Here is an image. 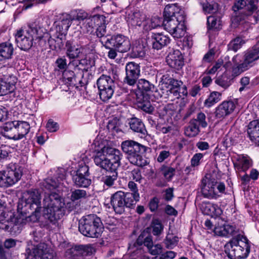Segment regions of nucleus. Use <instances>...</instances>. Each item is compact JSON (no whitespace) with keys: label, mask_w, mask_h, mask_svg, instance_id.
<instances>
[{"label":"nucleus","mask_w":259,"mask_h":259,"mask_svg":"<svg viewBox=\"0 0 259 259\" xmlns=\"http://www.w3.org/2000/svg\"><path fill=\"white\" fill-rule=\"evenodd\" d=\"M27 195L25 206L34 211L29 216L19 214L17 218L18 224L38 221L41 208H43L42 217L47 223L55 225L65 215V203L64 199L59 194L46 192L42 200V207L41 206L40 194L37 190L29 191Z\"/></svg>","instance_id":"f257e3e1"},{"label":"nucleus","mask_w":259,"mask_h":259,"mask_svg":"<svg viewBox=\"0 0 259 259\" xmlns=\"http://www.w3.org/2000/svg\"><path fill=\"white\" fill-rule=\"evenodd\" d=\"M185 15L183 10L177 4L167 5L163 12L162 25L175 38H181L186 32Z\"/></svg>","instance_id":"f03ea898"},{"label":"nucleus","mask_w":259,"mask_h":259,"mask_svg":"<svg viewBox=\"0 0 259 259\" xmlns=\"http://www.w3.org/2000/svg\"><path fill=\"white\" fill-rule=\"evenodd\" d=\"M44 28L35 23L28 26L25 30H19L15 35V40L17 46L22 50L28 51L34 44H37L41 48L46 47Z\"/></svg>","instance_id":"7ed1b4c3"},{"label":"nucleus","mask_w":259,"mask_h":259,"mask_svg":"<svg viewBox=\"0 0 259 259\" xmlns=\"http://www.w3.org/2000/svg\"><path fill=\"white\" fill-rule=\"evenodd\" d=\"M122 154L114 148L104 146L94 156L95 164L108 171L115 172L121 164Z\"/></svg>","instance_id":"20e7f679"},{"label":"nucleus","mask_w":259,"mask_h":259,"mask_svg":"<svg viewBox=\"0 0 259 259\" xmlns=\"http://www.w3.org/2000/svg\"><path fill=\"white\" fill-rule=\"evenodd\" d=\"M30 128V124L26 121H9L0 126V134L7 139L18 141L26 136Z\"/></svg>","instance_id":"39448f33"},{"label":"nucleus","mask_w":259,"mask_h":259,"mask_svg":"<svg viewBox=\"0 0 259 259\" xmlns=\"http://www.w3.org/2000/svg\"><path fill=\"white\" fill-rule=\"evenodd\" d=\"M122 150L127 154V158L131 164L143 167L147 164V160L142 154L146 152L148 148L133 140L123 141L121 144Z\"/></svg>","instance_id":"423d86ee"},{"label":"nucleus","mask_w":259,"mask_h":259,"mask_svg":"<svg viewBox=\"0 0 259 259\" xmlns=\"http://www.w3.org/2000/svg\"><path fill=\"white\" fill-rule=\"evenodd\" d=\"M225 252L230 259L246 257L249 252L246 238L241 235H237L225 244Z\"/></svg>","instance_id":"0eeeda50"},{"label":"nucleus","mask_w":259,"mask_h":259,"mask_svg":"<svg viewBox=\"0 0 259 259\" xmlns=\"http://www.w3.org/2000/svg\"><path fill=\"white\" fill-rule=\"evenodd\" d=\"M103 229L100 218L96 214L88 215L79 221L78 230L85 236L98 238L101 236Z\"/></svg>","instance_id":"6e6552de"},{"label":"nucleus","mask_w":259,"mask_h":259,"mask_svg":"<svg viewBox=\"0 0 259 259\" xmlns=\"http://www.w3.org/2000/svg\"><path fill=\"white\" fill-rule=\"evenodd\" d=\"M133 197L130 194L119 191L113 195L110 198V203L116 213L122 214L125 207H130L136 203L132 200Z\"/></svg>","instance_id":"1a4fd4ad"},{"label":"nucleus","mask_w":259,"mask_h":259,"mask_svg":"<svg viewBox=\"0 0 259 259\" xmlns=\"http://www.w3.org/2000/svg\"><path fill=\"white\" fill-rule=\"evenodd\" d=\"M97 84L100 99L107 101L112 97L115 87V82L110 76L103 74L97 80Z\"/></svg>","instance_id":"9d476101"},{"label":"nucleus","mask_w":259,"mask_h":259,"mask_svg":"<svg viewBox=\"0 0 259 259\" xmlns=\"http://www.w3.org/2000/svg\"><path fill=\"white\" fill-rule=\"evenodd\" d=\"M102 41V45L105 48L113 47L118 52L121 53L126 52L131 48L130 40L121 34L111 35L109 39L103 38Z\"/></svg>","instance_id":"9b49d317"},{"label":"nucleus","mask_w":259,"mask_h":259,"mask_svg":"<svg viewBox=\"0 0 259 259\" xmlns=\"http://www.w3.org/2000/svg\"><path fill=\"white\" fill-rule=\"evenodd\" d=\"M244 58L243 62L233 68V72L236 75L248 69L259 59V47L255 46L252 50L246 52Z\"/></svg>","instance_id":"f8f14e48"},{"label":"nucleus","mask_w":259,"mask_h":259,"mask_svg":"<svg viewBox=\"0 0 259 259\" xmlns=\"http://www.w3.org/2000/svg\"><path fill=\"white\" fill-rule=\"evenodd\" d=\"M217 180L214 175L207 174L201 181V192L206 198H212L218 194L215 190Z\"/></svg>","instance_id":"ddd939ff"},{"label":"nucleus","mask_w":259,"mask_h":259,"mask_svg":"<svg viewBox=\"0 0 259 259\" xmlns=\"http://www.w3.org/2000/svg\"><path fill=\"white\" fill-rule=\"evenodd\" d=\"M105 23V17L102 15H95L89 17L83 22H79L80 29L83 33H92L97 25Z\"/></svg>","instance_id":"4468645a"},{"label":"nucleus","mask_w":259,"mask_h":259,"mask_svg":"<svg viewBox=\"0 0 259 259\" xmlns=\"http://www.w3.org/2000/svg\"><path fill=\"white\" fill-rule=\"evenodd\" d=\"M126 75L124 82L131 86L134 85L140 76V66L134 62L127 63L125 66Z\"/></svg>","instance_id":"2eb2a0df"},{"label":"nucleus","mask_w":259,"mask_h":259,"mask_svg":"<svg viewBox=\"0 0 259 259\" xmlns=\"http://www.w3.org/2000/svg\"><path fill=\"white\" fill-rule=\"evenodd\" d=\"M50 251L47 244L40 243L34 246L27 259H54V255Z\"/></svg>","instance_id":"dca6fc26"},{"label":"nucleus","mask_w":259,"mask_h":259,"mask_svg":"<svg viewBox=\"0 0 259 259\" xmlns=\"http://www.w3.org/2000/svg\"><path fill=\"white\" fill-rule=\"evenodd\" d=\"M222 222H218L219 225L214 229V233L223 237H230L237 234L238 230L235 226L227 224V220L226 218H219Z\"/></svg>","instance_id":"f3484780"},{"label":"nucleus","mask_w":259,"mask_h":259,"mask_svg":"<svg viewBox=\"0 0 259 259\" xmlns=\"http://www.w3.org/2000/svg\"><path fill=\"white\" fill-rule=\"evenodd\" d=\"M65 49V54L70 60L79 58L83 50L82 46L75 44L73 41L70 40L66 41Z\"/></svg>","instance_id":"a211bd4d"},{"label":"nucleus","mask_w":259,"mask_h":259,"mask_svg":"<svg viewBox=\"0 0 259 259\" xmlns=\"http://www.w3.org/2000/svg\"><path fill=\"white\" fill-rule=\"evenodd\" d=\"M7 175L8 186H11L19 181L22 175V171L20 167H17L13 164L5 170Z\"/></svg>","instance_id":"6ab92c4d"},{"label":"nucleus","mask_w":259,"mask_h":259,"mask_svg":"<svg viewBox=\"0 0 259 259\" xmlns=\"http://www.w3.org/2000/svg\"><path fill=\"white\" fill-rule=\"evenodd\" d=\"M166 62L171 68L177 69L181 68L184 65L181 52L178 50H174L169 52L166 57Z\"/></svg>","instance_id":"aec40b11"},{"label":"nucleus","mask_w":259,"mask_h":259,"mask_svg":"<svg viewBox=\"0 0 259 259\" xmlns=\"http://www.w3.org/2000/svg\"><path fill=\"white\" fill-rule=\"evenodd\" d=\"M236 105L232 101H224L215 109V115L218 118H224L233 112Z\"/></svg>","instance_id":"412c9836"},{"label":"nucleus","mask_w":259,"mask_h":259,"mask_svg":"<svg viewBox=\"0 0 259 259\" xmlns=\"http://www.w3.org/2000/svg\"><path fill=\"white\" fill-rule=\"evenodd\" d=\"M201 209L204 214L212 217L220 218L223 211L220 207L215 204L209 202H203L201 205Z\"/></svg>","instance_id":"4be33fe9"},{"label":"nucleus","mask_w":259,"mask_h":259,"mask_svg":"<svg viewBox=\"0 0 259 259\" xmlns=\"http://www.w3.org/2000/svg\"><path fill=\"white\" fill-rule=\"evenodd\" d=\"M128 124L130 128L134 132L139 134L141 137H145L147 135L144 124L142 120L137 117H132L128 119Z\"/></svg>","instance_id":"5701e85b"},{"label":"nucleus","mask_w":259,"mask_h":259,"mask_svg":"<svg viewBox=\"0 0 259 259\" xmlns=\"http://www.w3.org/2000/svg\"><path fill=\"white\" fill-rule=\"evenodd\" d=\"M247 134L250 140L255 145L259 146V120L250 122L248 125Z\"/></svg>","instance_id":"b1692460"},{"label":"nucleus","mask_w":259,"mask_h":259,"mask_svg":"<svg viewBox=\"0 0 259 259\" xmlns=\"http://www.w3.org/2000/svg\"><path fill=\"white\" fill-rule=\"evenodd\" d=\"M143 244H144L148 249L153 244L152 236L148 233L147 232L144 231L142 232L138 237L135 242L130 244L129 250L134 249V248L136 247V244L140 246Z\"/></svg>","instance_id":"393cba45"},{"label":"nucleus","mask_w":259,"mask_h":259,"mask_svg":"<svg viewBox=\"0 0 259 259\" xmlns=\"http://www.w3.org/2000/svg\"><path fill=\"white\" fill-rule=\"evenodd\" d=\"M152 38L153 48L157 50L167 46L170 42L169 38L162 33H153Z\"/></svg>","instance_id":"a878e982"},{"label":"nucleus","mask_w":259,"mask_h":259,"mask_svg":"<svg viewBox=\"0 0 259 259\" xmlns=\"http://www.w3.org/2000/svg\"><path fill=\"white\" fill-rule=\"evenodd\" d=\"M234 166L238 170L245 171L252 166V160L247 155H239Z\"/></svg>","instance_id":"bb28decb"},{"label":"nucleus","mask_w":259,"mask_h":259,"mask_svg":"<svg viewBox=\"0 0 259 259\" xmlns=\"http://www.w3.org/2000/svg\"><path fill=\"white\" fill-rule=\"evenodd\" d=\"M14 48L10 42H3L0 44V61L11 59L13 54Z\"/></svg>","instance_id":"cd10ccee"},{"label":"nucleus","mask_w":259,"mask_h":259,"mask_svg":"<svg viewBox=\"0 0 259 259\" xmlns=\"http://www.w3.org/2000/svg\"><path fill=\"white\" fill-rule=\"evenodd\" d=\"M71 24V21L68 18H63L61 21L56 26L57 31L60 32V34L57 35V38L62 40L67 33L69 27Z\"/></svg>","instance_id":"c85d7f7f"},{"label":"nucleus","mask_w":259,"mask_h":259,"mask_svg":"<svg viewBox=\"0 0 259 259\" xmlns=\"http://www.w3.org/2000/svg\"><path fill=\"white\" fill-rule=\"evenodd\" d=\"M200 131L195 120H190L188 125L185 127V135L188 137H194L198 135Z\"/></svg>","instance_id":"c756f323"},{"label":"nucleus","mask_w":259,"mask_h":259,"mask_svg":"<svg viewBox=\"0 0 259 259\" xmlns=\"http://www.w3.org/2000/svg\"><path fill=\"white\" fill-rule=\"evenodd\" d=\"M146 18V16L144 14L139 12H136L133 13L128 18V22L134 26H141L142 25L143 26L145 22Z\"/></svg>","instance_id":"7c9ffc66"},{"label":"nucleus","mask_w":259,"mask_h":259,"mask_svg":"<svg viewBox=\"0 0 259 259\" xmlns=\"http://www.w3.org/2000/svg\"><path fill=\"white\" fill-rule=\"evenodd\" d=\"M74 184L78 187H88L91 184V180L89 176L75 174L72 177Z\"/></svg>","instance_id":"2f4dec72"},{"label":"nucleus","mask_w":259,"mask_h":259,"mask_svg":"<svg viewBox=\"0 0 259 259\" xmlns=\"http://www.w3.org/2000/svg\"><path fill=\"white\" fill-rule=\"evenodd\" d=\"M146 55L145 47L143 44L140 43L139 42H136L134 45L131 55L133 58H143Z\"/></svg>","instance_id":"473e14b6"},{"label":"nucleus","mask_w":259,"mask_h":259,"mask_svg":"<svg viewBox=\"0 0 259 259\" xmlns=\"http://www.w3.org/2000/svg\"><path fill=\"white\" fill-rule=\"evenodd\" d=\"M199 3L202 7L203 11L205 14H211L216 12L219 9L218 4H210L207 0H199Z\"/></svg>","instance_id":"72a5a7b5"},{"label":"nucleus","mask_w":259,"mask_h":259,"mask_svg":"<svg viewBox=\"0 0 259 259\" xmlns=\"http://www.w3.org/2000/svg\"><path fill=\"white\" fill-rule=\"evenodd\" d=\"M161 24V21L158 17H155L151 19L146 18L145 22L143 24V29L146 31H149L160 26Z\"/></svg>","instance_id":"f704fd0d"},{"label":"nucleus","mask_w":259,"mask_h":259,"mask_svg":"<svg viewBox=\"0 0 259 259\" xmlns=\"http://www.w3.org/2000/svg\"><path fill=\"white\" fill-rule=\"evenodd\" d=\"M179 242V238L173 234L168 233L163 241L165 247L167 249H172Z\"/></svg>","instance_id":"c9c22d12"},{"label":"nucleus","mask_w":259,"mask_h":259,"mask_svg":"<svg viewBox=\"0 0 259 259\" xmlns=\"http://www.w3.org/2000/svg\"><path fill=\"white\" fill-rule=\"evenodd\" d=\"M221 94L218 92H212L205 101L204 105L206 107H210L221 100Z\"/></svg>","instance_id":"e433bc0d"},{"label":"nucleus","mask_w":259,"mask_h":259,"mask_svg":"<svg viewBox=\"0 0 259 259\" xmlns=\"http://www.w3.org/2000/svg\"><path fill=\"white\" fill-rule=\"evenodd\" d=\"M221 23L220 18H217L214 16H210L207 17V23L208 29H220L221 25Z\"/></svg>","instance_id":"4c0bfd02"},{"label":"nucleus","mask_w":259,"mask_h":259,"mask_svg":"<svg viewBox=\"0 0 259 259\" xmlns=\"http://www.w3.org/2000/svg\"><path fill=\"white\" fill-rule=\"evenodd\" d=\"M14 90V83L1 81L0 82V95L4 96L12 93Z\"/></svg>","instance_id":"58836bf2"},{"label":"nucleus","mask_w":259,"mask_h":259,"mask_svg":"<svg viewBox=\"0 0 259 259\" xmlns=\"http://www.w3.org/2000/svg\"><path fill=\"white\" fill-rule=\"evenodd\" d=\"M87 197L86 191L82 189H75L71 190L70 199L72 201H75Z\"/></svg>","instance_id":"ea45409f"},{"label":"nucleus","mask_w":259,"mask_h":259,"mask_svg":"<svg viewBox=\"0 0 259 259\" xmlns=\"http://www.w3.org/2000/svg\"><path fill=\"white\" fill-rule=\"evenodd\" d=\"M128 187L130 190L132 192V193H126V194H130L133 197L132 200L135 203L139 200L140 195L138 193V189L137 188V184L133 181H130L128 184Z\"/></svg>","instance_id":"a19ab883"},{"label":"nucleus","mask_w":259,"mask_h":259,"mask_svg":"<svg viewBox=\"0 0 259 259\" xmlns=\"http://www.w3.org/2000/svg\"><path fill=\"white\" fill-rule=\"evenodd\" d=\"M77 250L82 256L90 255L95 252V249L91 245L79 246Z\"/></svg>","instance_id":"79ce46f5"},{"label":"nucleus","mask_w":259,"mask_h":259,"mask_svg":"<svg viewBox=\"0 0 259 259\" xmlns=\"http://www.w3.org/2000/svg\"><path fill=\"white\" fill-rule=\"evenodd\" d=\"M244 43V41L240 37H237L232 40L228 45V49L236 52L239 49Z\"/></svg>","instance_id":"37998d69"},{"label":"nucleus","mask_w":259,"mask_h":259,"mask_svg":"<svg viewBox=\"0 0 259 259\" xmlns=\"http://www.w3.org/2000/svg\"><path fill=\"white\" fill-rule=\"evenodd\" d=\"M138 88L139 90L143 91L148 92L154 89V85L148 80L141 79L139 80Z\"/></svg>","instance_id":"c03bdc74"},{"label":"nucleus","mask_w":259,"mask_h":259,"mask_svg":"<svg viewBox=\"0 0 259 259\" xmlns=\"http://www.w3.org/2000/svg\"><path fill=\"white\" fill-rule=\"evenodd\" d=\"M44 33L45 37H44V40H45V42H46L47 40H48V44L50 46V49L52 50H56L57 48H60L62 45V41L60 42L61 44H58L57 45L55 44L56 40L54 38H53L51 36H50L49 34L46 32V30L44 29ZM47 43H46V44Z\"/></svg>","instance_id":"a18cd8bd"},{"label":"nucleus","mask_w":259,"mask_h":259,"mask_svg":"<svg viewBox=\"0 0 259 259\" xmlns=\"http://www.w3.org/2000/svg\"><path fill=\"white\" fill-rule=\"evenodd\" d=\"M97 28L96 30V35L98 37L100 38V41L102 44V40L103 38H106V39H109L111 36L110 35H105L106 33V27L104 24H102L101 25H97Z\"/></svg>","instance_id":"49530a36"},{"label":"nucleus","mask_w":259,"mask_h":259,"mask_svg":"<svg viewBox=\"0 0 259 259\" xmlns=\"http://www.w3.org/2000/svg\"><path fill=\"white\" fill-rule=\"evenodd\" d=\"M160 170L167 180H170L174 176L176 171L175 168L165 165L161 166Z\"/></svg>","instance_id":"de8ad7c7"},{"label":"nucleus","mask_w":259,"mask_h":259,"mask_svg":"<svg viewBox=\"0 0 259 259\" xmlns=\"http://www.w3.org/2000/svg\"><path fill=\"white\" fill-rule=\"evenodd\" d=\"M112 172V175H106L102 178V181L104 185H106L108 187L113 186L115 181L117 179V172L116 171Z\"/></svg>","instance_id":"09e8293b"},{"label":"nucleus","mask_w":259,"mask_h":259,"mask_svg":"<svg viewBox=\"0 0 259 259\" xmlns=\"http://www.w3.org/2000/svg\"><path fill=\"white\" fill-rule=\"evenodd\" d=\"M215 82L224 89L228 88L231 84L229 78L225 75L219 77L215 80Z\"/></svg>","instance_id":"8fccbe9b"},{"label":"nucleus","mask_w":259,"mask_h":259,"mask_svg":"<svg viewBox=\"0 0 259 259\" xmlns=\"http://www.w3.org/2000/svg\"><path fill=\"white\" fill-rule=\"evenodd\" d=\"M152 233L154 235H159L162 232L163 227L160 221L158 220H155L153 221Z\"/></svg>","instance_id":"3c124183"},{"label":"nucleus","mask_w":259,"mask_h":259,"mask_svg":"<svg viewBox=\"0 0 259 259\" xmlns=\"http://www.w3.org/2000/svg\"><path fill=\"white\" fill-rule=\"evenodd\" d=\"M192 120H195L197 123L198 122V125L202 127H206L207 125V123L206 121V116L204 113L201 112L197 114L196 118L192 119Z\"/></svg>","instance_id":"603ef678"},{"label":"nucleus","mask_w":259,"mask_h":259,"mask_svg":"<svg viewBox=\"0 0 259 259\" xmlns=\"http://www.w3.org/2000/svg\"><path fill=\"white\" fill-rule=\"evenodd\" d=\"M149 252L152 255H155L161 253L162 251V247L160 244H153L148 249Z\"/></svg>","instance_id":"864d4df0"},{"label":"nucleus","mask_w":259,"mask_h":259,"mask_svg":"<svg viewBox=\"0 0 259 259\" xmlns=\"http://www.w3.org/2000/svg\"><path fill=\"white\" fill-rule=\"evenodd\" d=\"M55 63L58 68L60 70H66L67 68V60L65 57L58 58Z\"/></svg>","instance_id":"5fc2aeb1"},{"label":"nucleus","mask_w":259,"mask_h":259,"mask_svg":"<svg viewBox=\"0 0 259 259\" xmlns=\"http://www.w3.org/2000/svg\"><path fill=\"white\" fill-rule=\"evenodd\" d=\"M256 10V7L253 3L250 2L247 5L246 4L244 10L242 13L246 15H250L253 11Z\"/></svg>","instance_id":"6e6d98bb"},{"label":"nucleus","mask_w":259,"mask_h":259,"mask_svg":"<svg viewBox=\"0 0 259 259\" xmlns=\"http://www.w3.org/2000/svg\"><path fill=\"white\" fill-rule=\"evenodd\" d=\"M88 17V14L85 11L80 9L76 11L75 20L80 22H83V21L87 19Z\"/></svg>","instance_id":"4d7b16f0"},{"label":"nucleus","mask_w":259,"mask_h":259,"mask_svg":"<svg viewBox=\"0 0 259 259\" xmlns=\"http://www.w3.org/2000/svg\"><path fill=\"white\" fill-rule=\"evenodd\" d=\"M246 4V2L244 0H237L235 2L233 6V10L234 12H237L240 10H244Z\"/></svg>","instance_id":"13d9d810"},{"label":"nucleus","mask_w":259,"mask_h":259,"mask_svg":"<svg viewBox=\"0 0 259 259\" xmlns=\"http://www.w3.org/2000/svg\"><path fill=\"white\" fill-rule=\"evenodd\" d=\"M203 154L200 153L195 154L191 160L192 166H198L200 163V160L203 158Z\"/></svg>","instance_id":"bf43d9fd"},{"label":"nucleus","mask_w":259,"mask_h":259,"mask_svg":"<svg viewBox=\"0 0 259 259\" xmlns=\"http://www.w3.org/2000/svg\"><path fill=\"white\" fill-rule=\"evenodd\" d=\"M170 155V152L167 150H162L159 152V154L157 158V161L158 162L161 163L165 159L168 158Z\"/></svg>","instance_id":"052dcab7"},{"label":"nucleus","mask_w":259,"mask_h":259,"mask_svg":"<svg viewBox=\"0 0 259 259\" xmlns=\"http://www.w3.org/2000/svg\"><path fill=\"white\" fill-rule=\"evenodd\" d=\"M47 130L50 132H55L58 129V124L52 119H49L46 125Z\"/></svg>","instance_id":"680f3d73"},{"label":"nucleus","mask_w":259,"mask_h":259,"mask_svg":"<svg viewBox=\"0 0 259 259\" xmlns=\"http://www.w3.org/2000/svg\"><path fill=\"white\" fill-rule=\"evenodd\" d=\"M89 167L88 165L84 164L79 167L78 169L76 171V175L89 176L90 175Z\"/></svg>","instance_id":"e2e57ef3"},{"label":"nucleus","mask_w":259,"mask_h":259,"mask_svg":"<svg viewBox=\"0 0 259 259\" xmlns=\"http://www.w3.org/2000/svg\"><path fill=\"white\" fill-rule=\"evenodd\" d=\"M0 187H8V183L7 181V178L5 170L3 171H0Z\"/></svg>","instance_id":"0e129e2a"},{"label":"nucleus","mask_w":259,"mask_h":259,"mask_svg":"<svg viewBox=\"0 0 259 259\" xmlns=\"http://www.w3.org/2000/svg\"><path fill=\"white\" fill-rule=\"evenodd\" d=\"M214 51L213 49L210 50L203 57V61L209 63L212 61L214 59Z\"/></svg>","instance_id":"69168bd1"},{"label":"nucleus","mask_w":259,"mask_h":259,"mask_svg":"<svg viewBox=\"0 0 259 259\" xmlns=\"http://www.w3.org/2000/svg\"><path fill=\"white\" fill-rule=\"evenodd\" d=\"M159 203V200L157 198L154 197L151 199L149 203V206L151 211H155L157 210Z\"/></svg>","instance_id":"338daca9"},{"label":"nucleus","mask_w":259,"mask_h":259,"mask_svg":"<svg viewBox=\"0 0 259 259\" xmlns=\"http://www.w3.org/2000/svg\"><path fill=\"white\" fill-rule=\"evenodd\" d=\"M176 253L173 251H167L161 254L159 259H173L176 256Z\"/></svg>","instance_id":"774afa93"}]
</instances>
